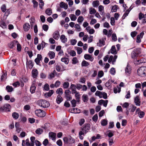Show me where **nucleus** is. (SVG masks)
<instances>
[{"mask_svg": "<svg viewBox=\"0 0 146 146\" xmlns=\"http://www.w3.org/2000/svg\"><path fill=\"white\" fill-rule=\"evenodd\" d=\"M46 13L48 15H50L52 13V9L50 8H48L45 11Z\"/></svg>", "mask_w": 146, "mask_h": 146, "instance_id": "44", "label": "nucleus"}, {"mask_svg": "<svg viewBox=\"0 0 146 146\" xmlns=\"http://www.w3.org/2000/svg\"><path fill=\"white\" fill-rule=\"evenodd\" d=\"M23 28L25 31H28L30 28V26L29 23H25L23 25Z\"/></svg>", "mask_w": 146, "mask_h": 146, "instance_id": "25", "label": "nucleus"}, {"mask_svg": "<svg viewBox=\"0 0 146 146\" xmlns=\"http://www.w3.org/2000/svg\"><path fill=\"white\" fill-rule=\"evenodd\" d=\"M141 53L140 49L139 48H136L131 53V57L134 58L135 56Z\"/></svg>", "mask_w": 146, "mask_h": 146, "instance_id": "9", "label": "nucleus"}, {"mask_svg": "<svg viewBox=\"0 0 146 146\" xmlns=\"http://www.w3.org/2000/svg\"><path fill=\"white\" fill-rule=\"evenodd\" d=\"M84 18L82 16H79L77 20V21L80 24H81L84 20Z\"/></svg>", "mask_w": 146, "mask_h": 146, "instance_id": "50", "label": "nucleus"}, {"mask_svg": "<svg viewBox=\"0 0 146 146\" xmlns=\"http://www.w3.org/2000/svg\"><path fill=\"white\" fill-rule=\"evenodd\" d=\"M36 104L44 108H48L50 106L49 102L44 100H38L37 101Z\"/></svg>", "mask_w": 146, "mask_h": 146, "instance_id": "1", "label": "nucleus"}, {"mask_svg": "<svg viewBox=\"0 0 146 146\" xmlns=\"http://www.w3.org/2000/svg\"><path fill=\"white\" fill-rule=\"evenodd\" d=\"M107 121L104 119L102 120L101 123V125L103 126L106 125L107 124Z\"/></svg>", "mask_w": 146, "mask_h": 146, "instance_id": "60", "label": "nucleus"}, {"mask_svg": "<svg viewBox=\"0 0 146 146\" xmlns=\"http://www.w3.org/2000/svg\"><path fill=\"white\" fill-rule=\"evenodd\" d=\"M43 132V130L40 128L37 129L35 131V133L38 135L41 134Z\"/></svg>", "mask_w": 146, "mask_h": 146, "instance_id": "36", "label": "nucleus"}, {"mask_svg": "<svg viewBox=\"0 0 146 146\" xmlns=\"http://www.w3.org/2000/svg\"><path fill=\"white\" fill-rule=\"evenodd\" d=\"M92 119L94 122H96L98 119V116L97 114H95L92 117Z\"/></svg>", "mask_w": 146, "mask_h": 146, "instance_id": "63", "label": "nucleus"}, {"mask_svg": "<svg viewBox=\"0 0 146 146\" xmlns=\"http://www.w3.org/2000/svg\"><path fill=\"white\" fill-rule=\"evenodd\" d=\"M36 89V87L35 86L31 85L30 88V91L31 94L35 93Z\"/></svg>", "mask_w": 146, "mask_h": 146, "instance_id": "34", "label": "nucleus"}, {"mask_svg": "<svg viewBox=\"0 0 146 146\" xmlns=\"http://www.w3.org/2000/svg\"><path fill=\"white\" fill-rule=\"evenodd\" d=\"M42 57L41 54H38L37 55V57L35 60V61L36 63V64L40 65L39 63L40 61H41L42 60Z\"/></svg>", "mask_w": 146, "mask_h": 146, "instance_id": "10", "label": "nucleus"}, {"mask_svg": "<svg viewBox=\"0 0 146 146\" xmlns=\"http://www.w3.org/2000/svg\"><path fill=\"white\" fill-rule=\"evenodd\" d=\"M30 21L31 27H33L34 25V24L35 23V18L33 17H31V18L30 19Z\"/></svg>", "mask_w": 146, "mask_h": 146, "instance_id": "35", "label": "nucleus"}, {"mask_svg": "<svg viewBox=\"0 0 146 146\" xmlns=\"http://www.w3.org/2000/svg\"><path fill=\"white\" fill-rule=\"evenodd\" d=\"M71 92L68 90H66L64 92L65 97L67 101H70L72 99V97L70 95Z\"/></svg>", "mask_w": 146, "mask_h": 146, "instance_id": "7", "label": "nucleus"}, {"mask_svg": "<svg viewBox=\"0 0 146 146\" xmlns=\"http://www.w3.org/2000/svg\"><path fill=\"white\" fill-rule=\"evenodd\" d=\"M109 145L110 146L112 145L114 143L113 139L112 138H110L108 139Z\"/></svg>", "mask_w": 146, "mask_h": 146, "instance_id": "62", "label": "nucleus"}, {"mask_svg": "<svg viewBox=\"0 0 146 146\" xmlns=\"http://www.w3.org/2000/svg\"><path fill=\"white\" fill-rule=\"evenodd\" d=\"M138 64H140L146 62V57L143 58L137 61Z\"/></svg>", "mask_w": 146, "mask_h": 146, "instance_id": "28", "label": "nucleus"}, {"mask_svg": "<svg viewBox=\"0 0 146 146\" xmlns=\"http://www.w3.org/2000/svg\"><path fill=\"white\" fill-rule=\"evenodd\" d=\"M48 55L49 56L50 59L54 58L55 56V54L53 51H50L48 53Z\"/></svg>", "mask_w": 146, "mask_h": 146, "instance_id": "26", "label": "nucleus"}, {"mask_svg": "<svg viewBox=\"0 0 146 146\" xmlns=\"http://www.w3.org/2000/svg\"><path fill=\"white\" fill-rule=\"evenodd\" d=\"M99 4V2L98 1H95L93 2V6L94 7H96L98 6Z\"/></svg>", "mask_w": 146, "mask_h": 146, "instance_id": "49", "label": "nucleus"}, {"mask_svg": "<svg viewBox=\"0 0 146 146\" xmlns=\"http://www.w3.org/2000/svg\"><path fill=\"white\" fill-rule=\"evenodd\" d=\"M69 86V83L68 82H66L64 83L63 86V88H67Z\"/></svg>", "mask_w": 146, "mask_h": 146, "instance_id": "53", "label": "nucleus"}, {"mask_svg": "<svg viewBox=\"0 0 146 146\" xmlns=\"http://www.w3.org/2000/svg\"><path fill=\"white\" fill-rule=\"evenodd\" d=\"M60 7L64 8L65 9H66L68 8V5L63 2H61L60 4Z\"/></svg>", "mask_w": 146, "mask_h": 146, "instance_id": "23", "label": "nucleus"}, {"mask_svg": "<svg viewBox=\"0 0 146 146\" xmlns=\"http://www.w3.org/2000/svg\"><path fill=\"white\" fill-rule=\"evenodd\" d=\"M98 9L101 15H103L104 13V6L101 5H100L98 7Z\"/></svg>", "mask_w": 146, "mask_h": 146, "instance_id": "30", "label": "nucleus"}, {"mask_svg": "<svg viewBox=\"0 0 146 146\" xmlns=\"http://www.w3.org/2000/svg\"><path fill=\"white\" fill-rule=\"evenodd\" d=\"M20 124L18 122H16L15 123V127L16 128V131L18 133H19L20 131L21 128L20 127Z\"/></svg>", "mask_w": 146, "mask_h": 146, "instance_id": "27", "label": "nucleus"}, {"mask_svg": "<svg viewBox=\"0 0 146 146\" xmlns=\"http://www.w3.org/2000/svg\"><path fill=\"white\" fill-rule=\"evenodd\" d=\"M138 18L139 20H141L143 18L142 20V23L143 24L146 23V14H144L142 13H140L139 14Z\"/></svg>", "mask_w": 146, "mask_h": 146, "instance_id": "6", "label": "nucleus"}, {"mask_svg": "<svg viewBox=\"0 0 146 146\" xmlns=\"http://www.w3.org/2000/svg\"><path fill=\"white\" fill-rule=\"evenodd\" d=\"M54 91L53 90H50L48 92L45 93L44 96L46 98H48L50 97L54 93Z\"/></svg>", "mask_w": 146, "mask_h": 146, "instance_id": "18", "label": "nucleus"}, {"mask_svg": "<svg viewBox=\"0 0 146 146\" xmlns=\"http://www.w3.org/2000/svg\"><path fill=\"white\" fill-rule=\"evenodd\" d=\"M111 53L112 54H116L117 53L115 47V46H112L110 49Z\"/></svg>", "mask_w": 146, "mask_h": 146, "instance_id": "43", "label": "nucleus"}, {"mask_svg": "<svg viewBox=\"0 0 146 146\" xmlns=\"http://www.w3.org/2000/svg\"><path fill=\"white\" fill-rule=\"evenodd\" d=\"M70 42L71 45H74L76 43L77 41L76 39H72L71 40Z\"/></svg>", "mask_w": 146, "mask_h": 146, "instance_id": "59", "label": "nucleus"}, {"mask_svg": "<svg viewBox=\"0 0 146 146\" xmlns=\"http://www.w3.org/2000/svg\"><path fill=\"white\" fill-rule=\"evenodd\" d=\"M61 60L66 64H67L69 63V60L68 58L64 57L61 58Z\"/></svg>", "mask_w": 146, "mask_h": 146, "instance_id": "31", "label": "nucleus"}, {"mask_svg": "<svg viewBox=\"0 0 146 146\" xmlns=\"http://www.w3.org/2000/svg\"><path fill=\"white\" fill-rule=\"evenodd\" d=\"M60 39L62 42L65 43L67 41V38L66 37L65 35H61L60 37Z\"/></svg>", "mask_w": 146, "mask_h": 146, "instance_id": "22", "label": "nucleus"}, {"mask_svg": "<svg viewBox=\"0 0 146 146\" xmlns=\"http://www.w3.org/2000/svg\"><path fill=\"white\" fill-rule=\"evenodd\" d=\"M125 74L129 76L131 73V67L127 65L126 67L125 68Z\"/></svg>", "mask_w": 146, "mask_h": 146, "instance_id": "14", "label": "nucleus"}, {"mask_svg": "<svg viewBox=\"0 0 146 146\" xmlns=\"http://www.w3.org/2000/svg\"><path fill=\"white\" fill-rule=\"evenodd\" d=\"M53 37L56 40H58L60 37L59 32L58 31H55L52 35Z\"/></svg>", "mask_w": 146, "mask_h": 146, "instance_id": "17", "label": "nucleus"}, {"mask_svg": "<svg viewBox=\"0 0 146 146\" xmlns=\"http://www.w3.org/2000/svg\"><path fill=\"white\" fill-rule=\"evenodd\" d=\"M70 17L72 21H75L77 18L76 16L74 15L73 14H70Z\"/></svg>", "mask_w": 146, "mask_h": 146, "instance_id": "48", "label": "nucleus"}, {"mask_svg": "<svg viewBox=\"0 0 146 146\" xmlns=\"http://www.w3.org/2000/svg\"><path fill=\"white\" fill-rule=\"evenodd\" d=\"M0 26L3 28L5 29L7 28V25L3 21H1L0 22Z\"/></svg>", "mask_w": 146, "mask_h": 146, "instance_id": "45", "label": "nucleus"}, {"mask_svg": "<svg viewBox=\"0 0 146 146\" xmlns=\"http://www.w3.org/2000/svg\"><path fill=\"white\" fill-rule=\"evenodd\" d=\"M33 64L31 60L28 61L27 58L26 66L27 68H29L30 69H32L33 66Z\"/></svg>", "mask_w": 146, "mask_h": 146, "instance_id": "15", "label": "nucleus"}, {"mask_svg": "<svg viewBox=\"0 0 146 146\" xmlns=\"http://www.w3.org/2000/svg\"><path fill=\"white\" fill-rule=\"evenodd\" d=\"M44 90L45 91H48L50 89L49 85L48 84H46L43 87Z\"/></svg>", "mask_w": 146, "mask_h": 146, "instance_id": "52", "label": "nucleus"}, {"mask_svg": "<svg viewBox=\"0 0 146 146\" xmlns=\"http://www.w3.org/2000/svg\"><path fill=\"white\" fill-rule=\"evenodd\" d=\"M117 55H115L114 57L113 56H110L109 58V59H110V60L112 61V64H114V62H115L117 58Z\"/></svg>", "mask_w": 146, "mask_h": 146, "instance_id": "21", "label": "nucleus"}, {"mask_svg": "<svg viewBox=\"0 0 146 146\" xmlns=\"http://www.w3.org/2000/svg\"><path fill=\"white\" fill-rule=\"evenodd\" d=\"M96 96H98L100 98H102V92L99 91H97L95 93Z\"/></svg>", "mask_w": 146, "mask_h": 146, "instance_id": "38", "label": "nucleus"}, {"mask_svg": "<svg viewBox=\"0 0 146 146\" xmlns=\"http://www.w3.org/2000/svg\"><path fill=\"white\" fill-rule=\"evenodd\" d=\"M121 88L117 86V88H114L113 91L116 94L117 92L119 93L121 91Z\"/></svg>", "mask_w": 146, "mask_h": 146, "instance_id": "46", "label": "nucleus"}, {"mask_svg": "<svg viewBox=\"0 0 146 146\" xmlns=\"http://www.w3.org/2000/svg\"><path fill=\"white\" fill-rule=\"evenodd\" d=\"M63 140L64 143L66 144H72L75 142L74 139L70 136H69L68 137H64Z\"/></svg>", "mask_w": 146, "mask_h": 146, "instance_id": "3", "label": "nucleus"}, {"mask_svg": "<svg viewBox=\"0 0 146 146\" xmlns=\"http://www.w3.org/2000/svg\"><path fill=\"white\" fill-rule=\"evenodd\" d=\"M49 136L52 138L53 140H54L55 139L56 134L54 133L50 132L49 133Z\"/></svg>", "mask_w": 146, "mask_h": 146, "instance_id": "37", "label": "nucleus"}, {"mask_svg": "<svg viewBox=\"0 0 146 146\" xmlns=\"http://www.w3.org/2000/svg\"><path fill=\"white\" fill-rule=\"evenodd\" d=\"M72 63L73 64H76L77 63L78 61L76 57L73 58L72 60Z\"/></svg>", "mask_w": 146, "mask_h": 146, "instance_id": "56", "label": "nucleus"}, {"mask_svg": "<svg viewBox=\"0 0 146 146\" xmlns=\"http://www.w3.org/2000/svg\"><path fill=\"white\" fill-rule=\"evenodd\" d=\"M137 32L136 31H133L131 33V35L132 38H134L137 35Z\"/></svg>", "mask_w": 146, "mask_h": 146, "instance_id": "64", "label": "nucleus"}, {"mask_svg": "<svg viewBox=\"0 0 146 146\" xmlns=\"http://www.w3.org/2000/svg\"><path fill=\"white\" fill-rule=\"evenodd\" d=\"M105 42L103 38H102V39H100L99 40V43H97V44L99 46H101L105 45Z\"/></svg>", "mask_w": 146, "mask_h": 146, "instance_id": "29", "label": "nucleus"}, {"mask_svg": "<svg viewBox=\"0 0 146 146\" xmlns=\"http://www.w3.org/2000/svg\"><path fill=\"white\" fill-rule=\"evenodd\" d=\"M112 82V80H109L108 81L105 83V85L106 86L109 88H111V84Z\"/></svg>", "mask_w": 146, "mask_h": 146, "instance_id": "33", "label": "nucleus"}, {"mask_svg": "<svg viewBox=\"0 0 146 146\" xmlns=\"http://www.w3.org/2000/svg\"><path fill=\"white\" fill-rule=\"evenodd\" d=\"M19 114L17 112H14L12 114V116L14 119H17L19 117Z\"/></svg>", "mask_w": 146, "mask_h": 146, "instance_id": "40", "label": "nucleus"}, {"mask_svg": "<svg viewBox=\"0 0 146 146\" xmlns=\"http://www.w3.org/2000/svg\"><path fill=\"white\" fill-rule=\"evenodd\" d=\"M84 57L86 60H89L91 62H93L94 60V57L91 55L88 54H85Z\"/></svg>", "mask_w": 146, "mask_h": 146, "instance_id": "13", "label": "nucleus"}, {"mask_svg": "<svg viewBox=\"0 0 146 146\" xmlns=\"http://www.w3.org/2000/svg\"><path fill=\"white\" fill-rule=\"evenodd\" d=\"M6 90L8 92H11L13 91V89L11 86L8 85L6 87Z\"/></svg>", "mask_w": 146, "mask_h": 146, "instance_id": "32", "label": "nucleus"}, {"mask_svg": "<svg viewBox=\"0 0 146 146\" xmlns=\"http://www.w3.org/2000/svg\"><path fill=\"white\" fill-rule=\"evenodd\" d=\"M63 101V99L60 95H58L57 96L56 100V102L57 104H60Z\"/></svg>", "mask_w": 146, "mask_h": 146, "instance_id": "19", "label": "nucleus"}, {"mask_svg": "<svg viewBox=\"0 0 146 146\" xmlns=\"http://www.w3.org/2000/svg\"><path fill=\"white\" fill-rule=\"evenodd\" d=\"M118 6L117 5H115L112 7L111 11L112 12H115L117 11Z\"/></svg>", "mask_w": 146, "mask_h": 146, "instance_id": "42", "label": "nucleus"}, {"mask_svg": "<svg viewBox=\"0 0 146 146\" xmlns=\"http://www.w3.org/2000/svg\"><path fill=\"white\" fill-rule=\"evenodd\" d=\"M90 65L89 63L87 61L84 60L81 63V65L82 67H87Z\"/></svg>", "mask_w": 146, "mask_h": 146, "instance_id": "39", "label": "nucleus"}, {"mask_svg": "<svg viewBox=\"0 0 146 146\" xmlns=\"http://www.w3.org/2000/svg\"><path fill=\"white\" fill-rule=\"evenodd\" d=\"M138 75L141 77H144L146 76V67L141 66L137 70Z\"/></svg>", "mask_w": 146, "mask_h": 146, "instance_id": "2", "label": "nucleus"}, {"mask_svg": "<svg viewBox=\"0 0 146 146\" xmlns=\"http://www.w3.org/2000/svg\"><path fill=\"white\" fill-rule=\"evenodd\" d=\"M11 108V106L9 104H5L3 106H0V112L10 111Z\"/></svg>", "mask_w": 146, "mask_h": 146, "instance_id": "4", "label": "nucleus"}, {"mask_svg": "<svg viewBox=\"0 0 146 146\" xmlns=\"http://www.w3.org/2000/svg\"><path fill=\"white\" fill-rule=\"evenodd\" d=\"M32 76L33 78H36L38 74V70L36 69H33L32 71Z\"/></svg>", "mask_w": 146, "mask_h": 146, "instance_id": "16", "label": "nucleus"}, {"mask_svg": "<svg viewBox=\"0 0 146 146\" xmlns=\"http://www.w3.org/2000/svg\"><path fill=\"white\" fill-rule=\"evenodd\" d=\"M68 54L72 56H74L76 55V53L74 50H70L68 53Z\"/></svg>", "mask_w": 146, "mask_h": 146, "instance_id": "54", "label": "nucleus"}, {"mask_svg": "<svg viewBox=\"0 0 146 146\" xmlns=\"http://www.w3.org/2000/svg\"><path fill=\"white\" fill-rule=\"evenodd\" d=\"M76 85L74 84H71L70 86V88L72 91V94H74L77 92L76 90Z\"/></svg>", "mask_w": 146, "mask_h": 146, "instance_id": "20", "label": "nucleus"}, {"mask_svg": "<svg viewBox=\"0 0 146 146\" xmlns=\"http://www.w3.org/2000/svg\"><path fill=\"white\" fill-rule=\"evenodd\" d=\"M35 113L36 115L40 117H44L46 115L45 112L41 109L36 110Z\"/></svg>", "mask_w": 146, "mask_h": 146, "instance_id": "5", "label": "nucleus"}, {"mask_svg": "<svg viewBox=\"0 0 146 146\" xmlns=\"http://www.w3.org/2000/svg\"><path fill=\"white\" fill-rule=\"evenodd\" d=\"M1 9L2 11L4 13L5 12L6 10V6L5 4L3 5L1 7Z\"/></svg>", "mask_w": 146, "mask_h": 146, "instance_id": "61", "label": "nucleus"}, {"mask_svg": "<svg viewBox=\"0 0 146 146\" xmlns=\"http://www.w3.org/2000/svg\"><path fill=\"white\" fill-rule=\"evenodd\" d=\"M72 111L73 113H79L80 112V109L77 108H73L72 110Z\"/></svg>", "mask_w": 146, "mask_h": 146, "instance_id": "47", "label": "nucleus"}, {"mask_svg": "<svg viewBox=\"0 0 146 146\" xmlns=\"http://www.w3.org/2000/svg\"><path fill=\"white\" fill-rule=\"evenodd\" d=\"M139 116L140 118H143L145 115V113L143 111H141L138 113Z\"/></svg>", "mask_w": 146, "mask_h": 146, "instance_id": "51", "label": "nucleus"}, {"mask_svg": "<svg viewBox=\"0 0 146 146\" xmlns=\"http://www.w3.org/2000/svg\"><path fill=\"white\" fill-rule=\"evenodd\" d=\"M144 33L142 32L141 33L139 34L137 36L136 42L138 43H140L141 42V38H142L144 35Z\"/></svg>", "mask_w": 146, "mask_h": 146, "instance_id": "12", "label": "nucleus"}, {"mask_svg": "<svg viewBox=\"0 0 146 146\" xmlns=\"http://www.w3.org/2000/svg\"><path fill=\"white\" fill-rule=\"evenodd\" d=\"M134 102L136 106H140L141 105V101L139 97V96H137L134 98Z\"/></svg>", "mask_w": 146, "mask_h": 146, "instance_id": "11", "label": "nucleus"}, {"mask_svg": "<svg viewBox=\"0 0 146 146\" xmlns=\"http://www.w3.org/2000/svg\"><path fill=\"white\" fill-rule=\"evenodd\" d=\"M42 28L44 31H47L48 29V26L47 25L44 24L42 25Z\"/></svg>", "mask_w": 146, "mask_h": 146, "instance_id": "57", "label": "nucleus"}, {"mask_svg": "<svg viewBox=\"0 0 146 146\" xmlns=\"http://www.w3.org/2000/svg\"><path fill=\"white\" fill-rule=\"evenodd\" d=\"M90 125L89 124H85L82 128V130L85 133H87L90 128Z\"/></svg>", "mask_w": 146, "mask_h": 146, "instance_id": "8", "label": "nucleus"}, {"mask_svg": "<svg viewBox=\"0 0 146 146\" xmlns=\"http://www.w3.org/2000/svg\"><path fill=\"white\" fill-rule=\"evenodd\" d=\"M89 12L90 14H92L95 13L96 12V11L95 9L92 7H91L90 8Z\"/></svg>", "mask_w": 146, "mask_h": 146, "instance_id": "55", "label": "nucleus"}, {"mask_svg": "<svg viewBox=\"0 0 146 146\" xmlns=\"http://www.w3.org/2000/svg\"><path fill=\"white\" fill-rule=\"evenodd\" d=\"M56 93L58 94V95L61 96V95H62L63 94L62 89L61 88L58 89L56 91Z\"/></svg>", "mask_w": 146, "mask_h": 146, "instance_id": "41", "label": "nucleus"}, {"mask_svg": "<svg viewBox=\"0 0 146 146\" xmlns=\"http://www.w3.org/2000/svg\"><path fill=\"white\" fill-rule=\"evenodd\" d=\"M82 100L84 102H87L88 100V97L87 95L84 94L82 97Z\"/></svg>", "mask_w": 146, "mask_h": 146, "instance_id": "24", "label": "nucleus"}, {"mask_svg": "<svg viewBox=\"0 0 146 146\" xmlns=\"http://www.w3.org/2000/svg\"><path fill=\"white\" fill-rule=\"evenodd\" d=\"M112 39L114 41H115L117 40V38L115 34L113 33L111 36Z\"/></svg>", "mask_w": 146, "mask_h": 146, "instance_id": "58", "label": "nucleus"}]
</instances>
